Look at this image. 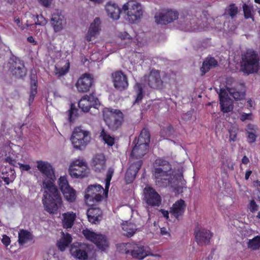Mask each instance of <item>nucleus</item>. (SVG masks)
Returning a JSON list of instances; mask_svg holds the SVG:
<instances>
[{
    "mask_svg": "<svg viewBox=\"0 0 260 260\" xmlns=\"http://www.w3.org/2000/svg\"><path fill=\"white\" fill-rule=\"evenodd\" d=\"M36 163L37 169L43 179V205L46 211L55 213L61 206L62 201L57 188L54 184L56 179L54 169L51 164L46 161L38 160Z\"/></svg>",
    "mask_w": 260,
    "mask_h": 260,
    "instance_id": "obj_1",
    "label": "nucleus"
},
{
    "mask_svg": "<svg viewBox=\"0 0 260 260\" xmlns=\"http://www.w3.org/2000/svg\"><path fill=\"white\" fill-rule=\"evenodd\" d=\"M153 176L156 184L160 187L170 186L176 192L182 191L185 185L181 173L174 174L170 164L162 159H157L154 164Z\"/></svg>",
    "mask_w": 260,
    "mask_h": 260,
    "instance_id": "obj_2",
    "label": "nucleus"
},
{
    "mask_svg": "<svg viewBox=\"0 0 260 260\" xmlns=\"http://www.w3.org/2000/svg\"><path fill=\"white\" fill-rule=\"evenodd\" d=\"M113 173V169L109 168L105 180V189L100 185H91L88 187L85 194V200L87 204L91 205L94 202L101 201L103 199L102 194L104 192H105L106 195L107 194Z\"/></svg>",
    "mask_w": 260,
    "mask_h": 260,
    "instance_id": "obj_3",
    "label": "nucleus"
},
{
    "mask_svg": "<svg viewBox=\"0 0 260 260\" xmlns=\"http://www.w3.org/2000/svg\"><path fill=\"white\" fill-rule=\"evenodd\" d=\"M121 14L129 23H136L141 19L143 10L140 3L135 1H129L122 6Z\"/></svg>",
    "mask_w": 260,
    "mask_h": 260,
    "instance_id": "obj_4",
    "label": "nucleus"
},
{
    "mask_svg": "<svg viewBox=\"0 0 260 260\" xmlns=\"http://www.w3.org/2000/svg\"><path fill=\"white\" fill-rule=\"evenodd\" d=\"M259 68V57L255 51L248 49L242 54L241 69L246 74L254 73Z\"/></svg>",
    "mask_w": 260,
    "mask_h": 260,
    "instance_id": "obj_5",
    "label": "nucleus"
},
{
    "mask_svg": "<svg viewBox=\"0 0 260 260\" xmlns=\"http://www.w3.org/2000/svg\"><path fill=\"white\" fill-rule=\"evenodd\" d=\"M149 142V133L147 129L144 128L140 133L137 144L132 150L131 157L140 158L144 156L148 151Z\"/></svg>",
    "mask_w": 260,
    "mask_h": 260,
    "instance_id": "obj_6",
    "label": "nucleus"
},
{
    "mask_svg": "<svg viewBox=\"0 0 260 260\" xmlns=\"http://www.w3.org/2000/svg\"><path fill=\"white\" fill-rule=\"evenodd\" d=\"M103 117L107 126L113 131L121 126L123 119V114L120 110L110 108L104 109Z\"/></svg>",
    "mask_w": 260,
    "mask_h": 260,
    "instance_id": "obj_7",
    "label": "nucleus"
},
{
    "mask_svg": "<svg viewBox=\"0 0 260 260\" xmlns=\"http://www.w3.org/2000/svg\"><path fill=\"white\" fill-rule=\"evenodd\" d=\"M71 139L74 147L81 150L89 143L90 134L88 131L82 129L81 127H77L75 128Z\"/></svg>",
    "mask_w": 260,
    "mask_h": 260,
    "instance_id": "obj_8",
    "label": "nucleus"
},
{
    "mask_svg": "<svg viewBox=\"0 0 260 260\" xmlns=\"http://www.w3.org/2000/svg\"><path fill=\"white\" fill-rule=\"evenodd\" d=\"M120 247L126 254L130 253L133 258L142 259L148 255H151L144 246L136 243H122Z\"/></svg>",
    "mask_w": 260,
    "mask_h": 260,
    "instance_id": "obj_9",
    "label": "nucleus"
},
{
    "mask_svg": "<svg viewBox=\"0 0 260 260\" xmlns=\"http://www.w3.org/2000/svg\"><path fill=\"white\" fill-rule=\"evenodd\" d=\"M69 173L72 178H83L87 175L88 168L86 162L80 158L75 159L70 163Z\"/></svg>",
    "mask_w": 260,
    "mask_h": 260,
    "instance_id": "obj_10",
    "label": "nucleus"
},
{
    "mask_svg": "<svg viewBox=\"0 0 260 260\" xmlns=\"http://www.w3.org/2000/svg\"><path fill=\"white\" fill-rule=\"evenodd\" d=\"M7 67L12 74L16 78H22L26 75V69L23 62L16 57H12L10 59Z\"/></svg>",
    "mask_w": 260,
    "mask_h": 260,
    "instance_id": "obj_11",
    "label": "nucleus"
},
{
    "mask_svg": "<svg viewBox=\"0 0 260 260\" xmlns=\"http://www.w3.org/2000/svg\"><path fill=\"white\" fill-rule=\"evenodd\" d=\"M82 233L86 239L94 243L102 250L108 247V242L104 235L96 234L88 229L83 230Z\"/></svg>",
    "mask_w": 260,
    "mask_h": 260,
    "instance_id": "obj_12",
    "label": "nucleus"
},
{
    "mask_svg": "<svg viewBox=\"0 0 260 260\" xmlns=\"http://www.w3.org/2000/svg\"><path fill=\"white\" fill-rule=\"evenodd\" d=\"M178 16L179 14L177 11L164 10L155 14V19L158 24H166L178 18Z\"/></svg>",
    "mask_w": 260,
    "mask_h": 260,
    "instance_id": "obj_13",
    "label": "nucleus"
},
{
    "mask_svg": "<svg viewBox=\"0 0 260 260\" xmlns=\"http://www.w3.org/2000/svg\"><path fill=\"white\" fill-rule=\"evenodd\" d=\"M144 200L146 203L152 207L159 206L161 199L159 194L153 188L147 186L143 190Z\"/></svg>",
    "mask_w": 260,
    "mask_h": 260,
    "instance_id": "obj_14",
    "label": "nucleus"
},
{
    "mask_svg": "<svg viewBox=\"0 0 260 260\" xmlns=\"http://www.w3.org/2000/svg\"><path fill=\"white\" fill-rule=\"evenodd\" d=\"M102 22L99 17H96L90 23L84 39L87 42H91L96 39L101 31Z\"/></svg>",
    "mask_w": 260,
    "mask_h": 260,
    "instance_id": "obj_15",
    "label": "nucleus"
},
{
    "mask_svg": "<svg viewBox=\"0 0 260 260\" xmlns=\"http://www.w3.org/2000/svg\"><path fill=\"white\" fill-rule=\"evenodd\" d=\"M88 247L84 243H75L72 245L70 252L75 258L84 260L87 258Z\"/></svg>",
    "mask_w": 260,
    "mask_h": 260,
    "instance_id": "obj_16",
    "label": "nucleus"
},
{
    "mask_svg": "<svg viewBox=\"0 0 260 260\" xmlns=\"http://www.w3.org/2000/svg\"><path fill=\"white\" fill-rule=\"evenodd\" d=\"M112 81L115 88L122 90L128 86L126 76L121 71H116L112 74Z\"/></svg>",
    "mask_w": 260,
    "mask_h": 260,
    "instance_id": "obj_17",
    "label": "nucleus"
},
{
    "mask_svg": "<svg viewBox=\"0 0 260 260\" xmlns=\"http://www.w3.org/2000/svg\"><path fill=\"white\" fill-rule=\"evenodd\" d=\"M93 83V78L89 74H83L78 80L76 87L80 92H86L89 90Z\"/></svg>",
    "mask_w": 260,
    "mask_h": 260,
    "instance_id": "obj_18",
    "label": "nucleus"
},
{
    "mask_svg": "<svg viewBox=\"0 0 260 260\" xmlns=\"http://www.w3.org/2000/svg\"><path fill=\"white\" fill-rule=\"evenodd\" d=\"M220 106L221 111L223 113H228L233 109V102L229 98V94L225 89L221 88L219 93Z\"/></svg>",
    "mask_w": 260,
    "mask_h": 260,
    "instance_id": "obj_19",
    "label": "nucleus"
},
{
    "mask_svg": "<svg viewBox=\"0 0 260 260\" xmlns=\"http://www.w3.org/2000/svg\"><path fill=\"white\" fill-rule=\"evenodd\" d=\"M98 99L92 94L83 96L79 101L78 106L83 112H88L92 106L97 105Z\"/></svg>",
    "mask_w": 260,
    "mask_h": 260,
    "instance_id": "obj_20",
    "label": "nucleus"
},
{
    "mask_svg": "<svg viewBox=\"0 0 260 260\" xmlns=\"http://www.w3.org/2000/svg\"><path fill=\"white\" fill-rule=\"evenodd\" d=\"M144 79L151 88L156 89L162 86V81L159 72L157 70H152L148 76L144 77Z\"/></svg>",
    "mask_w": 260,
    "mask_h": 260,
    "instance_id": "obj_21",
    "label": "nucleus"
},
{
    "mask_svg": "<svg viewBox=\"0 0 260 260\" xmlns=\"http://www.w3.org/2000/svg\"><path fill=\"white\" fill-rule=\"evenodd\" d=\"M51 23L54 32H58L63 29L67 22L64 17L56 11L52 15Z\"/></svg>",
    "mask_w": 260,
    "mask_h": 260,
    "instance_id": "obj_22",
    "label": "nucleus"
},
{
    "mask_svg": "<svg viewBox=\"0 0 260 260\" xmlns=\"http://www.w3.org/2000/svg\"><path fill=\"white\" fill-rule=\"evenodd\" d=\"M196 18H191L190 16L186 17H181L179 18V27L184 31H196L199 29L196 25Z\"/></svg>",
    "mask_w": 260,
    "mask_h": 260,
    "instance_id": "obj_23",
    "label": "nucleus"
},
{
    "mask_svg": "<svg viewBox=\"0 0 260 260\" xmlns=\"http://www.w3.org/2000/svg\"><path fill=\"white\" fill-rule=\"evenodd\" d=\"M91 166L92 169L97 172H101L106 168V158L103 153H98L93 156Z\"/></svg>",
    "mask_w": 260,
    "mask_h": 260,
    "instance_id": "obj_24",
    "label": "nucleus"
},
{
    "mask_svg": "<svg viewBox=\"0 0 260 260\" xmlns=\"http://www.w3.org/2000/svg\"><path fill=\"white\" fill-rule=\"evenodd\" d=\"M105 10L108 16L113 20H117L119 19L121 9L116 4L111 2L107 3L105 6Z\"/></svg>",
    "mask_w": 260,
    "mask_h": 260,
    "instance_id": "obj_25",
    "label": "nucleus"
},
{
    "mask_svg": "<svg viewBox=\"0 0 260 260\" xmlns=\"http://www.w3.org/2000/svg\"><path fill=\"white\" fill-rule=\"evenodd\" d=\"M185 207L186 204L184 201L180 199L177 201L173 204L172 207L170 208V212L176 218L178 219L183 214Z\"/></svg>",
    "mask_w": 260,
    "mask_h": 260,
    "instance_id": "obj_26",
    "label": "nucleus"
},
{
    "mask_svg": "<svg viewBox=\"0 0 260 260\" xmlns=\"http://www.w3.org/2000/svg\"><path fill=\"white\" fill-rule=\"evenodd\" d=\"M212 234L209 231L202 229L196 233V240L199 245H203L209 243Z\"/></svg>",
    "mask_w": 260,
    "mask_h": 260,
    "instance_id": "obj_27",
    "label": "nucleus"
},
{
    "mask_svg": "<svg viewBox=\"0 0 260 260\" xmlns=\"http://www.w3.org/2000/svg\"><path fill=\"white\" fill-rule=\"evenodd\" d=\"M102 212L99 208H90L87 211L88 221L92 223H96L101 219Z\"/></svg>",
    "mask_w": 260,
    "mask_h": 260,
    "instance_id": "obj_28",
    "label": "nucleus"
},
{
    "mask_svg": "<svg viewBox=\"0 0 260 260\" xmlns=\"http://www.w3.org/2000/svg\"><path fill=\"white\" fill-rule=\"evenodd\" d=\"M239 87L240 86H238L236 87H230L226 85V89H225L226 90L227 93H229L235 100H241L245 96V91ZM240 87L241 88L242 86H240Z\"/></svg>",
    "mask_w": 260,
    "mask_h": 260,
    "instance_id": "obj_29",
    "label": "nucleus"
},
{
    "mask_svg": "<svg viewBox=\"0 0 260 260\" xmlns=\"http://www.w3.org/2000/svg\"><path fill=\"white\" fill-rule=\"evenodd\" d=\"M62 225L63 228L68 229L73 226L76 215L73 212H68L62 214Z\"/></svg>",
    "mask_w": 260,
    "mask_h": 260,
    "instance_id": "obj_30",
    "label": "nucleus"
},
{
    "mask_svg": "<svg viewBox=\"0 0 260 260\" xmlns=\"http://www.w3.org/2000/svg\"><path fill=\"white\" fill-rule=\"evenodd\" d=\"M217 65V61L213 57H207L203 62L201 71L202 74L204 75L211 69L215 67Z\"/></svg>",
    "mask_w": 260,
    "mask_h": 260,
    "instance_id": "obj_31",
    "label": "nucleus"
},
{
    "mask_svg": "<svg viewBox=\"0 0 260 260\" xmlns=\"http://www.w3.org/2000/svg\"><path fill=\"white\" fill-rule=\"evenodd\" d=\"M123 234L127 237H132L137 230V225L132 222L125 221L122 224Z\"/></svg>",
    "mask_w": 260,
    "mask_h": 260,
    "instance_id": "obj_32",
    "label": "nucleus"
},
{
    "mask_svg": "<svg viewBox=\"0 0 260 260\" xmlns=\"http://www.w3.org/2000/svg\"><path fill=\"white\" fill-rule=\"evenodd\" d=\"M69 68L70 63L69 61H62L55 66V74L58 76H63L69 71Z\"/></svg>",
    "mask_w": 260,
    "mask_h": 260,
    "instance_id": "obj_33",
    "label": "nucleus"
},
{
    "mask_svg": "<svg viewBox=\"0 0 260 260\" xmlns=\"http://www.w3.org/2000/svg\"><path fill=\"white\" fill-rule=\"evenodd\" d=\"M72 241V237L69 234H64L62 233V237L57 243L58 248L61 251H64Z\"/></svg>",
    "mask_w": 260,
    "mask_h": 260,
    "instance_id": "obj_34",
    "label": "nucleus"
},
{
    "mask_svg": "<svg viewBox=\"0 0 260 260\" xmlns=\"http://www.w3.org/2000/svg\"><path fill=\"white\" fill-rule=\"evenodd\" d=\"M18 241L21 244H23L32 240L31 234L26 230H20L18 234Z\"/></svg>",
    "mask_w": 260,
    "mask_h": 260,
    "instance_id": "obj_35",
    "label": "nucleus"
},
{
    "mask_svg": "<svg viewBox=\"0 0 260 260\" xmlns=\"http://www.w3.org/2000/svg\"><path fill=\"white\" fill-rule=\"evenodd\" d=\"M247 248L251 250H257L260 248V235L249 239L247 243Z\"/></svg>",
    "mask_w": 260,
    "mask_h": 260,
    "instance_id": "obj_36",
    "label": "nucleus"
},
{
    "mask_svg": "<svg viewBox=\"0 0 260 260\" xmlns=\"http://www.w3.org/2000/svg\"><path fill=\"white\" fill-rule=\"evenodd\" d=\"M66 200L70 203L74 202L76 199V191L71 187L62 191Z\"/></svg>",
    "mask_w": 260,
    "mask_h": 260,
    "instance_id": "obj_37",
    "label": "nucleus"
},
{
    "mask_svg": "<svg viewBox=\"0 0 260 260\" xmlns=\"http://www.w3.org/2000/svg\"><path fill=\"white\" fill-rule=\"evenodd\" d=\"M100 137L108 146H112L114 145L115 142L114 138L111 136L104 129H102L101 131Z\"/></svg>",
    "mask_w": 260,
    "mask_h": 260,
    "instance_id": "obj_38",
    "label": "nucleus"
},
{
    "mask_svg": "<svg viewBox=\"0 0 260 260\" xmlns=\"http://www.w3.org/2000/svg\"><path fill=\"white\" fill-rule=\"evenodd\" d=\"M134 89L136 93L135 103H139L141 101L144 96L142 85L140 83H137L134 87Z\"/></svg>",
    "mask_w": 260,
    "mask_h": 260,
    "instance_id": "obj_39",
    "label": "nucleus"
},
{
    "mask_svg": "<svg viewBox=\"0 0 260 260\" xmlns=\"http://www.w3.org/2000/svg\"><path fill=\"white\" fill-rule=\"evenodd\" d=\"M58 183L61 192L71 187L67 180V177L65 176H61L59 178Z\"/></svg>",
    "mask_w": 260,
    "mask_h": 260,
    "instance_id": "obj_40",
    "label": "nucleus"
},
{
    "mask_svg": "<svg viewBox=\"0 0 260 260\" xmlns=\"http://www.w3.org/2000/svg\"><path fill=\"white\" fill-rule=\"evenodd\" d=\"M3 175L2 179L7 184H9L10 183L12 182L15 178L14 171L12 169L10 170L8 175L5 174L3 173Z\"/></svg>",
    "mask_w": 260,
    "mask_h": 260,
    "instance_id": "obj_41",
    "label": "nucleus"
},
{
    "mask_svg": "<svg viewBox=\"0 0 260 260\" xmlns=\"http://www.w3.org/2000/svg\"><path fill=\"white\" fill-rule=\"evenodd\" d=\"M243 9L244 14V17L246 19L253 18V7L252 6H249L246 4H244L243 5Z\"/></svg>",
    "mask_w": 260,
    "mask_h": 260,
    "instance_id": "obj_42",
    "label": "nucleus"
},
{
    "mask_svg": "<svg viewBox=\"0 0 260 260\" xmlns=\"http://www.w3.org/2000/svg\"><path fill=\"white\" fill-rule=\"evenodd\" d=\"M36 19H37V21H35V24L28 25L26 23V25L27 27L30 26L31 28H34L36 25L44 26L47 23V20L42 15L40 16L37 15L36 17Z\"/></svg>",
    "mask_w": 260,
    "mask_h": 260,
    "instance_id": "obj_43",
    "label": "nucleus"
},
{
    "mask_svg": "<svg viewBox=\"0 0 260 260\" xmlns=\"http://www.w3.org/2000/svg\"><path fill=\"white\" fill-rule=\"evenodd\" d=\"M137 173L136 171H132V168H128L125 174V181L127 183H131L135 178Z\"/></svg>",
    "mask_w": 260,
    "mask_h": 260,
    "instance_id": "obj_44",
    "label": "nucleus"
},
{
    "mask_svg": "<svg viewBox=\"0 0 260 260\" xmlns=\"http://www.w3.org/2000/svg\"><path fill=\"white\" fill-rule=\"evenodd\" d=\"M37 93V81L35 80H34L31 82V89L30 92V96L29 99V103L30 104L32 103L34 97Z\"/></svg>",
    "mask_w": 260,
    "mask_h": 260,
    "instance_id": "obj_45",
    "label": "nucleus"
},
{
    "mask_svg": "<svg viewBox=\"0 0 260 260\" xmlns=\"http://www.w3.org/2000/svg\"><path fill=\"white\" fill-rule=\"evenodd\" d=\"M17 155L13 154V152H9V155L5 158V161L14 167H17L19 162H17L16 158Z\"/></svg>",
    "mask_w": 260,
    "mask_h": 260,
    "instance_id": "obj_46",
    "label": "nucleus"
},
{
    "mask_svg": "<svg viewBox=\"0 0 260 260\" xmlns=\"http://www.w3.org/2000/svg\"><path fill=\"white\" fill-rule=\"evenodd\" d=\"M134 158H131L130 160V166L129 168H132V171H136V173H137L142 166V161L141 160L135 161L133 160Z\"/></svg>",
    "mask_w": 260,
    "mask_h": 260,
    "instance_id": "obj_47",
    "label": "nucleus"
},
{
    "mask_svg": "<svg viewBox=\"0 0 260 260\" xmlns=\"http://www.w3.org/2000/svg\"><path fill=\"white\" fill-rule=\"evenodd\" d=\"M107 54H104L103 53L94 51L92 52L90 56V59L93 61H98L99 60H102L107 57Z\"/></svg>",
    "mask_w": 260,
    "mask_h": 260,
    "instance_id": "obj_48",
    "label": "nucleus"
},
{
    "mask_svg": "<svg viewBox=\"0 0 260 260\" xmlns=\"http://www.w3.org/2000/svg\"><path fill=\"white\" fill-rule=\"evenodd\" d=\"M238 128L236 126H233L232 128H231L229 131V134H230V141H235L236 140L237 138V134L238 133Z\"/></svg>",
    "mask_w": 260,
    "mask_h": 260,
    "instance_id": "obj_49",
    "label": "nucleus"
},
{
    "mask_svg": "<svg viewBox=\"0 0 260 260\" xmlns=\"http://www.w3.org/2000/svg\"><path fill=\"white\" fill-rule=\"evenodd\" d=\"M226 13L233 18L238 13V8L235 5H231L226 10Z\"/></svg>",
    "mask_w": 260,
    "mask_h": 260,
    "instance_id": "obj_50",
    "label": "nucleus"
},
{
    "mask_svg": "<svg viewBox=\"0 0 260 260\" xmlns=\"http://www.w3.org/2000/svg\"><path fill=\"white\" fill-rule=\"evenodd\" d=\"M173 132V129L171 126H168L166 128H164L161 131V135H164L165 133L166 136L168 137L171 136Z\"/></svg>",
    "mask_w": 260,
    "mask_h": 260,
    "instance_id": "obj_51",
    "label": "nucleus"
},
{
    "mask_svg": "<svg viewBox=\"0 0 260 260\" xmlns=\"http://www.w3.org/2000/svg\"><path fill=\"white\" fill-rule=\"evenodd\" d=\"M118 37L121 40H131L132 38L131 36L126 32H119L118 35Z\"/></svg>",
    "mask_w": 260,
    "mask_h": 260,
    "instance_id": "obj_52",
    "label": "nucleus"
},
{
    "mask_svg": "<svg viewBox=\"0 0 260 260\" xmlns=\"http://www.w3.org/2000/svg\"><path fill=\"white\" fill-rule=\"evenodd\" d=\"M258 206L254 200H251L249 203V210L251 212L257 211Z\"/></svg>",
    "mask_w": 260,
    "mask_h": 260,
    "instance_id": "obj_53",
    "label": "nucleus"
},
{
    "mask_svg": "<svg viewBox=\"0 0 260 260\" xmlns=\"http://www.w3.org/2000/svg\"><path fill=\"white\" fill-rule=\"evenodd\" d=\"M256 136L253 132H248V141L249 143H253L255 141Z\"/></svg>",
    "mask_w": 260,
    "mask_h": 260,
    "instance_id": "obj_54",
    "label": "nucleus"
},
{
    "mask_svg": "<svg viewBox=\"0 0 260 260\" xmlns=\"http://www.w3.org/2000/svg\"><path fill=\"white\" fill-rule=\"evenodd\" d=\"M252 114L250 113H243L241 114L240 116V119L241 121H244L247 119H251Z\"/></svg>",
    "mask_w": 260,
    "mask_h": 260,
    "instance_id": "obj_55",
    "label": "nucleus"
},
{
    "mask_svg": "<svg viewBox=\"0 0 260 260\" xmlns=\"http://www.w3.org/2000/svg\"><path fill=\"white\" fill-rule=\"evenodd\" d=\"M44 260H58L53 254L47 253L44 255Z\"/></svg>",
    "mask_w": 260,
    "mask_h": 260,
    "instance_id": "obj_56",
    "label": "nucleus"
},
{
    "mask_svg": "<svg viewBox=\"0 0 260 260\" xmlns=\"http://www.w3.org/2000/svg\"><path fill=\"white\" fill-rule=\"evenodd\" d=\"M2 241L5 246H7L10 243V239L8 236L4 235L3 236Z\"/></svg>",
    "mask_w": 260,
    "mask_h": 260,
    "instance_id": "obj_57",
    "label": "nucleus"
},
{
    "mask_svg": "<svg viewBox=\"0 0 260 260\" xmlns=\"http://www.w3.org/2000/svg\"><path fill=\"white\" fill-rule=\"evenodd\" d=\"M19 166V168L22 171H28L30 169V167L28 165H24L20 163H18L17 165V166Z\"/></svg>",
    "mask_w": 260,
    "mask_h": 260,
    "instance_id": "obj_58",
    "label": "nucleus"
},
{
    "mask_svg": "<svg viewBox=\"0 0 260 260\" xmlns=\"http://www.w3.org/2000/svg\"><path fill=\"white\" fill-rule=\"evenodd\" d=\"M192 116V112L191 111H188L185 114H183L182 118L185 120H189L191 119Z\"/></svg>",
    "mask_w": 260,
    "mask_h": 260,
    "instance_id": "obj_59",
    "label": "nucleus"
},
{
    "mask_svg": "<svg viewBox=\"0 0 260 260\" xmlns=\"http://www.w3.org/2000/svg\"><path fill=\"white\" fill-rule=\"evenodd\" d=\"M41 4L45 7H49L51 3L52 0H39Z\"/></svg>",
    "mask_w": 260,
    "mask_h": 260,
    "instance_id": "obj_60",
    "label": "nucleus"
},
{
    "mask_svg": "<svg viewBox=\"0 0 260 260\" xmlns=\"http://www.w3.org/2000/svg\"><path fill=\"white\" fill-rule=\"evenodd\" d=\"M15 22L16 23L18 27H19L22 30H24L26 26V25H20V19L19 18H15L14 19ZM26 25V24H25Z\"/></svg>",
    "mask_w": 260,
    "mask_h": 260,
    "instance_id": "obj_61",
    "label": "nucleus"
},
{
    "mask_svg": "<svg viewBox=\"0 0 260 260\" xmlns=\"http://www.w3.org/2000/svg\"><path fill=\"white\" fill-rule=\"evenodd\" d=\"M160 234L162 236H170V234L168 230L166 228H162L160 229Z\"/></svg>",
    "mask_w": 260,
    "mask_h": 260,
    "instance_id": "obj_62",
    "label": "nucleus"
},
{
    "mask_svg": "<svg viewBox=\"0 0 260 260\" xmlns=\"http://www.w3.org/2000/svg\"><path fill=\"white\" fill-rule=\"evenodd\" d=\"M159 212H161L164 217H165L167 219L169 218V213L167 210L160 209Z\"/></svg>",
    "mask_w": 260,
    "mask_h": 260,
    "instance_id": "obj_63",
    "label": "nucleus"
},
{
    "mask_svg": "<svg viewBox=\"0 0 260 260\" xmlns=\"http://www.w3.org/2000/svg\"><path fill=\"white\" fill-rule=\"evenodd\" d=\"M253 186L257 188V190L260 192V181H256L253 182Z\"/></svg>",
    "mask_w": 260,
    "mask_h": 260,
    "instance_id": "obj_64",
    "label": "nucleus"
}]
</instances>
